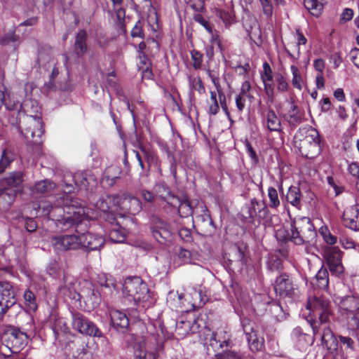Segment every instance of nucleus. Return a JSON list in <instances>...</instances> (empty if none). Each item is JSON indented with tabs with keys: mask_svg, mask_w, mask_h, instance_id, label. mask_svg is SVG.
<instances>
[{
	"mask_svg": "<svg viewBox=\"0 0 359 359\" xmlns=\"http://www.w3.org/2000/svg\"><path fill=\"white\" fill-rule=\"evenodd\" d=\"M26 115L23 117L22 134L28 144L39 145L43 133V122L39 113L40 107L36 101L27 100L22 104Z\"/></svg>",
	"mask_w": 359,
	"mask_h": 359,
	"instance_id": "f257e3e1",
	"label": "nucleus"
},
{
	"mask_svg": "<svg viewBox=\"0 0 359 359\" xmlns=\"http://www.w3.org/2000/svg\"><path fill=\"white\" fill-rule=\"evenodd\" d=\"M123 294L129 302L142 307L149 306L154 302L147 285L139 277L128 278L125 280Z\"/></svg>",
	"mask_w": 359,
	"mask_h": 359,
	"instance_id": "f03ea898",
	"label": "nucleus"
},
{
	"mask_svg": "<svg viewBox=\"0 0 359 359\" xmlns=\"http://www.w3.org/2000/svg\"><path fill=\"white\" fill-rule=\"evenodd\" d=\"M306 309L309 311L311 319L318 321L317 325H326L330 323L332 316V311L330 301L323 296L310 297L306 304Z\"/></svg>",
	"mask_w": 359,
	"mask_h": 359,
	"instance_id": "7ed1b4c3",
	"label": "nucleus"
},
{
	"mask_svg": "<svg viewBox=\"0 0 359 359\" xmlns=\"http://www.w3.org/2000/svg\"><path fill=\"white\" fill-rule=\"evenodd\" d=\"M291 242L295 245L313 241L316 232L311 219L306 217L295 218L291 224Z\"/></svg>",
	"mask_w": 359,
	"mask_h": 359,
	"instance_id": "20e7f679",
	"label": "nucleus"
},
{
	"mask_svg": "<svg viewBox=\"0 0 359 359\" xmlns=\"http://www.w3.org/2000/svg\"><path fill=\"white\" fill-rule=\"evenodd\" d=\"M71 180L81 189L93 190L97 185V179L91 170L77 171L74 175L69 174L65 176L63 192L65 194H71L74 189V185L69 183Z\"/></svg>",
	"mask_w": 359,
	"mask_h": 359,
	"instance_id": "39448f33",
	"label": "nucleus"
},
{
	"mask_svg": "<svg viewBox=\"0 0 359 359\" xmlns=\"http://www.w3.org/2000/svg\"><path fill=\"white\" fill-rule=\"evenodd\" d=\"M89 218L91 217L88 215V212H86L84 208H74L72 212L67 211L66 215L57 219V226L62 231H67L75 226L76 231H79L78 228L80 225L84 224L85 226H87Z\"/></svg>",
	"mask_w": 359,
	"mask_h": 359,
	"instance_id": "423d86ee",
	"label": "nucleus"
},
{
	"mask_svg": "<svg viewBox=\"0 0 359 359\" xmlns=\"http://www.w3.org/2000/svg\"><path fill=\"white\" fill-rule=\"evenodd\" d=\"M299 151L306 158H312L320 151V137L318 131L309 128L302 139H299Z\"/></svg>",
	"mask_w": 359,
	"mask_h": 359,
	"instance_id": "0eeeda50",
	"label": "nucleus"
},
{
	"mask_svg": "<svg viewBox=\"0 0 359 359\" xmlns=\"http://www.w3.org/2000/svg\"><path fill=\"white\" fill-rule=\"evenodd\" d=\"M27 335L15 328L8 330L4 335V341L11 353H18L23 350L27 344Z\"/></svg>",
	"mask_w": 359,
	"mask_h": 359,
	"instance_id": "6e6552de",
	"label": "nucleus"
},
{
	"mask_svg": "<svg viewBox=\"0 0 359 359\" xmlns=\"http://www.w3.org/2000/svg\"><path fill=\"white\" fill-rule=\"evenodd\" d=\"M342 257L343 252L338 247H327L324 251V257L331 273L337 277L344 273Z\"/></svg>",
	"mask_w": 359,
	"mask_h": 359,
	"instance_id": "1a4fd4ad",
	"label": "nucleus"
},
{
	"mask_svg": "<svg viewBox=\"0 0 359 359\" xmlns=\"http://www.w3.org/2000/svg\"><path fill=\"white\" fill-rule=\"evenodd\" d=\"M318 321L312 320L311 326L312 327L314 336L320 332H323L321 334V341L323 346H325L330 353H336L338 350V341L331 329L330 328L329 323L326 325H317Z\"/></svg>",
	"mask_w": 359,
	"mask_h": 359,
	"instance_id": "9d476101",
	"label": "nucleus"
},
{
	"mask_svg": "<svg viewBox=\"0 0 359 359\" xmlns=\"http://www.w3.org/2000/svg\"><path fill=\"white\" fill-rule=\"evenodd\" d=\"M72 326L74 329L83 334L101 337L102 332L98 327L83 314L80 313H72Z\"/></svg>",
	"mask_w": 359,
	"mask_h": 359,
	"instance_id": "9b49d317",
	"label": "nucleus"
},
{
	"mask_svg": "<svg viewBox=\"0 0 359 359\" xmlns=\"http://www.w3.org/2000/svg\"><path fill=\"white\" fill-rule=\"evenodd\" d=\"M241 325L250 349L252 352L261 351L264 347V340L263 337L257 335L255 324L249 319L244 318L241 320Z\"/></svg>",
	"mask_w": 359,
	"mask_h": 359,
	"instance_id": "f8f14e48",
	"label": "nucleus"
},
{
	"mask_svg": "<svg viewBox=\"0 0 359 359\" xmlns=\"http://www.w3.org/2000/svg\"><path fill=\"white\" fill-rule=\"evenodd\" d=\"M50 243L57 253L76 250L81 247L79 236L75 234L54 236Z\"/></svg>",
	"mask_w": 359,
	"mask_h": 359,
	"instance_id": "ddd939ff",
	"label": "nucleus"
},
{
	"mask_svg": "<svg viewBox=\"0 0 359 359\" xmlns=\"http://www.w3.org/2000/svg\"><path fill=\"white\" fill-rule=\"evenodd\" d=\"M243 212L245 218L254 221L255 218L265 219L269 215V210L264 201L252 198L244 207Z\"/></svg>",
	"mask_w": 359,
	"mask_h": 359,
	"instance_id": "4468645a",
	"label": "nucleus"
},
{
	"mask_svg": "<svg viewBox=\"0 0 359 359\" xmlns=\"http://www.w3.org/2000/svg\"><path fill=\"white\" fill-rule=\"evenodd\" d=\"M15 303L13 286L8 282L0 281V319Z\"/></svg>",
	"mask_w": 359,
	"mask_h": 359,
	"instance_id": "2eb2a0df",
	"label": "nucleus"
},
{
	"mask_svg": "<svg viewBox=\"0 0 359 359\" xmlns=\"http://www.w3.org/2000/svg\"><path fill=\"white\" fill-rule=\"evenodd\" d=\"M111 200H113V201H116L118 208L133 215L137 214L142 209L140 200L131 195L123 194L118 196V198H110L109 201Z\"/></svg>",
	"mask_w": 359,
	"mask_h": 359,
	"instance_id": "dca6fc26",
	"label": "nucleus"
},
{
	"mask_svg": "<svg viewBox=\"0 0 359 359\" xmlns=\"http://www.w3.org/2000/svg\"><path fill=\"white\" fill-rule=\"evenodd\" d=\"M335 302L338 304L341 315L351 316L359 309V297L353 295L337 297Z\"/></svg>",
	"mask_w": 359,
	"mask_h": 359,
	"instance_id": "f3484780",
	"label": "nucleus"
},
{
	"mask_svg": "<svg viewBox=\"0 0 359 359\" xmlns=\"http://www.w3.org/2000/svg\"><path fill=\"white\" fill-rule=\"evenodd\" d=\"M274 290L276 294L280 297H292L294 292L295 287L289 276L284 273L276 278Z\"/></svg>",
	"mask_w": 359,
	"mask_h": 359,
	"instance_id": "a211bd4d",
	"label": "nucleus"
},
{
	"mask_svg": "<svg viewBox=\"0 0 359 359\" xmlns=\"http://www.w3.org/2000/svg\"><path fill=\"white\" fill-rule=\"evenodd\" d=\"M344 224L353 231H359V205L355 204L347 208L343 213Z\"/></svg>",
	"mask_w": 359,
	"mask_h": 359,
	"instance_id": "6ab92c4d",
	"label": "nucleus"
},
{
	"mask_svg": "<svg viewBox=\"0 0 359 359\" xmlns=\"http://www.w3.org/2000/svg\"><path fill=\"white\" fill-rule=\"evenodd\" d=\"M81 247L86 248L90 250H96L101 248L104 242V238L97 234H93L88 232L79 236Z\"/></svg>",
	"mask_w": 359,
	"mask_h": 359,
	"instance_id": "aec40b11",
	"label": "nucleus"
},
{
	"mask_svg": "<svg viewBox=\"0 0 359 359\" xmlns=\"http://www.w3.org/2000/svg\"><path fill=\"white\" fill-rule=\"evenodd\" d=\"M23 182V173L20 171L11 172L1 181L2 189L6 190L15 189L16 193Z\"/></svg>",
	"mask_w": 359,
	"mask_h": 359,
	"instance_id": "412c9836",
	"label": "nucleus"
},
{
	"mask_svg": "<svg viewBox=\"0 0 359 359\" xmlns=\"http://www.w3.org/2000/svg\"><path fill=\"white\" fill-rule=\"evenodd\" d=\"M231 343L230 334L226 330L222 329L212 332L210 339V346L216 349L228 347Z\"/></svg>",
	"mask_w": 359,
	"mask_h": 359,
	"instance_id": "4be33fe9",
	"label": "nucleus"
},
{
	"mask_svg": "<svg viewBox=\"0 0 359 359\" xmlns=\"http://www.w3.org/2000/svg\"><path fill=\"white\" fill-rule=\"evenodd\" d=\"M273 74L272 69L267 62L263 64V72L261 73V79L264 83L265 93L268 97L273 99L274 94V86L273 84Z\"/></svg>",
	"mask_w": 359,
	"mask_h": 359,
	"instance_id": "5701e85b",
	"label": "nucleus"
},
{
	"mask_svg": "<svg viewBox=\"0 0 359 359\" xmlns=\"http://www.w3.org/2000/svg\"><path fill=\"white\" fill-rule=\"evenodd\" d=\"M129 351L133 352V359H156V355L154 353L146 351L144 344L140 339L135 341L129 347Z\"/></svg>",
	"mask_w": 359,
	"mask_h": 359,
	"instance_id": "b1692460",
	"label": "nucleus"
},
{
	"mask_svg": "<svg viewBox=\"0 0 359 359\" xmlns=\"http://www.w3.org/2000/svg\"><path fill=\"white\" fill-rule=\"evenodd\" d=\"M151 233L154 238L161 243L170 240L172 237L170 230L163 221H159L155 226L151 227Z\"/></svg>",
	"mask_w": 359,
	"mask_h": 359,
	"instance_id": "393cba45",
	"label": "nucleus"
},
{
	"mask_svg": "<svg viewBox=\"0 0 359 359\" xmlns=\"http://www.w3.org/2000/svg\"><path fill=\"white\" fill-rule=\"evenodd\" d=\"M110 318L112 325L117 330H123L129 325V319L126 314L118 310H111Z\"/></svg>",
	"mask_w": 359,
	"mask_h": 359,
	"instance_id": "a878e982",
	"label": "nucleus"
},
{
	"mask_svg": "<svg viewBox=\"0 0 359 359\" xmlns=\"http://www.w3.org/2000/svg\"><path fill=\"white\" fill-rule=\"evenodd\" d=\"M264 120V126H266L270 131L280 132L282 130L280 119L273 109H269L267 110Z\"/></svg>",
	"mask_w": 359,
	"mask_h": 359,
	"instance_id": "bb28decb",
	"label": "nucleus"
},
{
	"mask_svg": "<svg viewBox=\"0 0 359 359\" xmlns=\"http://www.w3.org/2000/svg\"><path fill=\"white\" fill-rule=\"evenodd\" d=\"M171 198L172 201L168 203L172 206L178 205V212L180 217H187L192 215L193 209L187 199L184 198L183 200H180L179 198L174 196H172Z\"/></svg>",
	"mask_w": 359,
	"mask_h": 359,
	"instance_id": "cd10ccee",
	"label": "nucleus"
},
{
	"mask_svg": "<svg viewBox=\"0 0 359 359\" xmlns=\"http://www.w3.org/2000/svg\"><path fill=\"white\" fill-rule=\"evenodd\" d=\"M290 109L285 114V119L292 126H296L302 121V114L292 100L290 101Z\"/></svg>",
	"mask_w": 359,
	"mask_h": 359,
	"instance_id": "c85d7f7f",
	"label": "nucleus"
},
{
	"mask_svg": "<svg viewBox=\"0 0 359 359\" xmlns=\"http://www.w3.org/2000/svg\"><path fill=\"white\" fill-rule=\"evenodd\" d=\"M313 284L320 290H327L329 285V273L327 269L323 266L317 272Z\"/></svg>",
	"mask_w": 359,
	"mask_h": 359,
	"instance_id": "c756f323",
	"label": "nucleus"
},
{
	"mask_svg": "<svg viewBox=\"0 0 359 359\" xmlns=\"http://www.w3.org/2000/svg\"><path fill=\"white\" fill-rule=\"evenodd\" d=\"M325 0H304V4L305 8L309 13L316 17H318L323 9Z\"/></svg>",
	"mask_w": 359,
	"mask_h": 359,
	"instance_id": "7c9ffc66",
	"label": "nucleus"
},
{
	"mask_svg": "<svg viewBox=\"0 0 359 359\" xmlns=\"http://www.w3.org/2000/svg\"><path fill=\"white\" fill-rule=\"evenodd\" d=\"M16 194L15 189H0V207L4 209L8 208L13 203Z\"/></svg>",
	"mask_w": 359,
	"mask_h": 359,
	"instance_id": "2f4dec72",
	"label": "nucleus"
},
{
	"mask_svg": "<svg viewBox=\"0 0 359 359\" xmlns=\"http://www.w3.org/2000/svg\"><path fill=\"white\" fill-rule=\"evenodd\" d=\"M55 187V183L49 180H41L35 183L34 186L31 188V191L33 194H46L52 191Z\"/></svg>",
	"mask_w": 359,
	"mask_h": 359,
	"instance_id": "473e14b6",
	"label": "nucleus"
},
{
	"mask_svg": "<svg viewBox=\"0 0 359 359\" xmlns=\"http://www.w3.org/2000/svg\"><path fill=\"white\" fill-rule=\"evenodd\" d=\"M15 156L13 151L9 149H4L0 157V175L2 174L11 165L15 160Z\"/></svg>",
	"mask_w": 359,
	"mask_h": 359,
	"instance_id": "72a5a7b5",
	"label": "nucleus"
},
{
	"mask_svg": "<svg viewBox=\"0 0 359 359\" xmlns=\"http://www.w3.org/2000/svg\"><path fill=\"white\" fill-rule=\"evenodd\" d=\"M86 41V33L84 30H80L77 33L75 39V49L76 50L77 55L79 56L83 55L87 50V45Z\"/></svg>",
	"mask_w": 359,
	"mask_h": 359,
	"instance_id": "f704fd0d",
	"label": "nucleus"
},
{
	"mask_svg": "<svg viewBox=\"0 0 359 359\" xmlns=\"http://www.w3.org/2000/svg\"><path fill=\"white\" fill-rule=\"evenodd\" d=\"M286 200L292 205L299 208L301 205V191L297 187H290L286 194Z\"/></svg>",
	"mask_w": 359,
	"mask_h": 359,
	"instance_id": "c9c22d12",
	"label": "nucleus"
},
{
	"mask_svg": "<svg viewBox=\"0 0 359 359\" xmlns=\"http://www.w3.org/2000/svg\"><path fill=\"white\" fill-rule=\"evenodd\" d=\"M110 198H118V196H108L105 200H101L96 204L97 207L102 212H116L118 210L116 201H109Z\"/></svg>",
	"mask_w": 359,
	"mask_h": 359,
	"instance_id": "e433bc0d",
	"label": "nucleus"
},
{
	"mask_svg": "<svg viewBox=\"0 0 359 359\" xmlns=\"http://www.w3.org/2000/svg\"><path fill=\"white\" fill-rule=\"evenodd\" d=\"M127 233L128 231L126 229L116 224L109 231V236L113 242L121 243L125 240Z\"/></svg>",
	"mask_w": 359,
	"mask_h": 359,
	"instance_id": "4c0bfd02",
	"label": "nucleus"
},
{
	"mask_svg": "<svg viewBox=\"0 0 359 359\" xmlns=\"http://www.w3.org/2000/svg\"><path fill=\"white\" fill-rule=\"evenodd\" d=\"M119 173V169L116 166L111 165L107 168L104 173L102 183H107L109 186L113 185L115 183V180L118 178Z\"/></svg>",
	"mask_w": 359,
	"mask_h": 359,
	"instance_id": "58836bf2",
	"label": "nucleus"
},
{
	"mask_svg": "<svg viewBox=\"0 0 359 359\" xmlns=\"http://www.w3.org/2000/svg\"><path fill=\"white\" fill-rule=\"evenodd\" d=\"M216 15L222 20L226 27H229L235 22V15L232 11L218 10Z\"/></svg>",
	"mask_w": 359,
	"mask_h": 359,
	"instance_id": "ea45409f",
	"label": "nucleus"
},
{
	"mask_svg": "<svg viewBox=\"0 0 359 359\" xmlns=\"http://www.w3.org/2000/svg\"><path fill=\"white\" fill-rule=\"evenodd\" d=\"M140 150L144 154V156L146 161H147L149 165L151 166V165H154L158 167V169L161 172V168L158 163V158L155 152L147 147H141Z\"/></svg>",
	"mask_w": 359,
	"mask_h": 359,
	"instance_id": "a19ab883",
	"label": "nucleus"
},
{
	"mask_svg": "<svg viewBox=\"0 0 359 359\" xmlns=\"http://www.w3.org/2000/svg\"><path fill=\"white\" fill-rule=\"evenodd\" d=\"M290 70L292 74V84L294 88L301 90L303 88V79L297 67L292 65Z\"/></svg>",
	"mask_w": 359,
	"mask_h": 359,
	"instance_id": "79ce46f5",
	"label": "nucleus"
},
{
	"mask_svg": "<svg viewBox=\"0 0 359 359\" xmlns=\"http://www.w3.org/2000/svg\"><path fill=\"white\" fill-rule=\"evenodd\" d=\"M24 299L27 309L29 311H35L37 309L36 297L29 290H27L24 294Z\"/></svg>",
	"mask_w": 359,
	"mask_h": 359,
	"instance_id": "37998d69",
	"label": "nucleus"
},
{
	"mask_svg": "<svg viewBox=\"0 0 359 359\" xmlns=\"http://www.w3.org/2000/svg\"><path fill=\"white\" fill-rule=\"evenodd\" d=\"M275 82L276 88L279 92L285 93L289 89V83L285 76L281 73H277L275 75Z\"/></svg>",
	"mask_w": 359,
	"mask_h": 359,
	"instance_id": "c03bdc74",
	"label": "nucleus"
},
{
	"mask_svg": "<svg viewBox=\"0 0 359 359\" xmlns=\"http://www.w3.org/2000/svg\"><path fill=\"white\" fill-rule=\"evenodd\" d=\"M319 233L322 236L324 241L329 245H334L337 243V238L333 236L327 226H322L319 229Z\"/></svg>",
	"mask_w": 359,
	"mask_h": 359,
	"instance_id": "a18cd8bd",
	"label": "nucleus"
},
{
	"mask_svg": "<svg viewBox=\"0 0 359 359\" xmlns=\"http://www.w3.org/2000/svg\"><path fill=\"white\" fill-rule=\"evenodd\" d=\"M268 196L269 198V206L271 208H277L280 205L277 190L273 187H269L268 189Z\"/></svg>",
	"mask_w": 359,
	"mask_h": 359,
	"instance_id": "49530a36",
	"label": "nucleus"
},
{
	"mask_svg": "<svg viewBox=\"0 0 359 359\" xmlns=\"http://www.w3.org/2000/svg\"><path fill=\"white\" fill-rule=\"evenodd\" d=\"M339 243L344 249H356L359 251V244L355 243L354 240L348 236H342L340 237Z\"/></svg>",
	"mask_w": 359,
	"mask_h": 359,
	"instance_id": "de8ad7c7",
	"label": "nucleus"
},
{
	"mask_svg": "<svg viewBox=\"0 0 359 359\" xmlns=\"http://www.w3.org/2000/svg\"><path fill=\"white\" fill-rule=\"evenodd\" d=\"M189 85L192 89L198 91L200 94L205 93V89L199 76L189 77Z\"/></svg>",
	"mask_w": 359,
	"mask_h": 359,
	"instance_id": "09e8293b",
	"label": "nucleus"
},
{
	"mask_svg": "<svg viewBox=\"0 0 359 359\" xmlns=\"http://www.w3.org/2000/svg\"><path fill=\"white\" fill-rule=\"evenodd\" d=\"M36 210V214L41 211V215L43 216H49L51 211L54 210V208L51 205L49 201H41L38 205V208H34Z\"/></svg>",
	"mask_w": 359,
	"mask_h": 359,
	"instance_id": "8fccbe9b",
	"label": "nucleus"
},
{
	"mask_svg": "<svg viewBox=\"0 0 359 359\" xmlns=\"http://www.w3.org/2000/svg\"><path fill=\"white\" fill-rule=\"evenodd\" d=\"M269 311L272 314H273L276 320L280 321L284 318V314L283 313L282 308L279 304L276 303L271 304L269 306Z\"/></svg>",
	"mask_w": 359,
	"mask_h": 359,
	"instance_id": "3c124183",
	"label": "nucleus"
},
{
	"mask_svg": "<svg viewBox=\"0 0 359 359\" xmlns=\"http://www.w3.org/2000/svg\"><path fill=\"white\" fill-rule=\"evenodd\" d=\"M262 8V11L264 15H266L267 18H271L273 14V4L271 0H259Z\"/></svg>",
	"mask_w": 359,
	"mask_h": 359,
	"instance_id": "603ef678",
	"label": "nucleus"
},
{
	"mask_svg": "<svg viewBox=\"0 0 359 359\" xmlns=\"http://www.w3.org/2000/svg\"><path fill=\"white\" fill-rule=\"evenodd\" d=\"M155 191L156 194L163 199H165L167 196H170V191L165 183H159L156 184L155 186Z\"/></svg>",
	"mask_w": 359,
	"mask_h": 359,
	"instance_id": "864d4df0",
	"label": "nucleus"
},
{
	"mask_svg": "<svg viewBox=\"0 0 359 359\" xmlns=\"http://www.w3.org/2000/svg\"><path fill=\"white\" fill-rule=\"evenodd\" d=\"M347 318V323L351 329H359V309Z\"/></svg>",
	"mask_w": 359,
	"mask_h": 359,
	"instance_id": "5fc2aeb1",
	"label": "nucleus"
},
{
	"mask_svg": "<svg viewBox=\"0 0 359 359\" xmlns=\"http://www.w3.org/2000/svg\"><path fill=\"white\" fill-rule=\"evenodd\" d=\"M277 240L282 242L291 241V232L289 233L284 228H280L276 231Z\"/></svg>",
	"mask_w": 359,
	"mask_h": 359,
	"instance_id": "6e6d98bb",
	"label": "nucleus"
},
{
	"mask_svg": "<svg viewBox=\"0 0 359 359\" xmlns=\"http://www.w3.org/2000/svg\"><path fill=\"white\" fill-rule=\"evenodd\" d=\"M213 359H243L241 355L235 351H225L217 354Z\"/></svg>",
	"mask_w": 359,
	"mask_h": 359,
	"instance_id": "4d7b16f0",
	"label": "nucleus"
},
{
	"mask_svg": "<svg viewBox=\"0 0 359 359\" xmlns=\"http://www.w3.org/2000/svg\"><path fill=\"white\" fill-rule=\"evenodd\" d=\"M13 97H11L10 95L8 96V98L4 99V104L6 109L8 110H18V109L22 108V104H21L19 101L11 100Z\"/></svg>",
	"mask_w": 359,
	"mask_h": 359,
	"instance_id": "13d9d810",
	"label": "nucleus"
},
{
	"mask_svg": "<svg viewBox=\"0 0 359 359\" xmlns=\"http://www.w3.org/2000/svg\"><path fill=\"white\" fill-rule=\"evenodd\" d=\"M193 66L195 69H199L203 62V55L198 50H194L191 52Z\"/></svg>",
	"mask_w": 359,
	"mask_h": 359,
	"instance_id": "bf43d9fd",
	"label": "nucleus"
},
{
	"mask_svg": "<svg viewBox=\"0 0 359 359\" xmlns=\"http://www.w3.org/2000/svg\"><path fill=\"white\" fill-rule=\"evenodd\" d=\"M191 295L193 300L191 304L193 306H201L205 303L202 297L201 290H197L195 288H193V293H191Z\"/></svg>",
	"mask_w": 359,
	"mask_h": 359,
	"instance_id": "052dcab7",
	"label": "nucleus"
},
{
	"mask_svg": "<svg viewBox=\"0 0 359 359\" xmlns=\"http://www.w3.org/2000/svg\"><path fill=\"white\" fill-rule=\"evenodd\" d=\"M131 36L133 37H138L144 39V34L142 30V23L140 20H138L131 31Z\"/></svg>",
	"mask_w": 359,
	"mask_h": 359,
	"instance_id": "680f3d73",
	"label": "nucleus"
},
{
	"mask_svg": "<svg viewBox=\"0 0 359 359\" xmlns=\"http://www.w3.org/2000/svg\"><path fill=\"white\" fill-rule=\"evenodd\" d=\"M68 330V327L65 322V320L62 318H58L55 320L54 323V332H66Z\"/></svg>",
	"mask_w": 359,
	"mask_h": 359,
	"instance_id": "e2e57ef3",
	"label": "nucleus"
},
{
	"mask_svg": "<svg viewBox=\"0 0 359 359\" xmlns=\"http://www.w3.org/2000/svg\"><path fill=\"white\" fill-rule=\"evenodd\" d=\"M348 57L354 65L359 68V49L357 48H352L348 53Z\"/></svg>",
	"mask_w": 359,
	"mask_h": 359,
	"instance_id": "0e129e2a",
	"label": "nucleus"
},
{
	"mask_svg": "<svg viewBox=\"0 0 359 359\" xmlns=\"http://www.w3.org/2000/svg\"><path fill=\"white\" fill-rule=\"evenodd\" d=\"M348 171L356 180H359V163L353 162L348 165Z\"/></svg>",
	"mask_w": 359,
	"mask_h": 359,
	"instance_id": "69168bd1",
	"label": "nucleus"
},
{
	"mask_svg": "<svg viewBox=\"0 0 359 359\" xmlns=\"http://www.w3.org/2000/svg\"><path fill=\"white\" fill-rule=\"evenodd\" d=\"M190 251L182 249L179 252V258L184 264L190 263L191 262Z\"/></svg>",
	"mask_w": 359,
	"mask_h": 359,
	"instance_id": "338daca9",
	"label": "nucleus"
},
{
	"mask_svg": "<svg viewBox=\"0 0 359 359\" xmlns=\"http://www.w3.org/2000/svg\"><path fill=\"white\" fill-rule=\"evenodd\" d=\"M201 208H202L203 215H201L200 216H197L196 219H198V221H201L203 222H209L210 224H211L212 223V221L210 216L208 213V210L207 208L205 206H202Z\"/></svg>",
	"mask_w": 359,
	"mask_h": 359,
	"instance_id": "774afa93",
	"label": "nucleus"
}]
</instances>
